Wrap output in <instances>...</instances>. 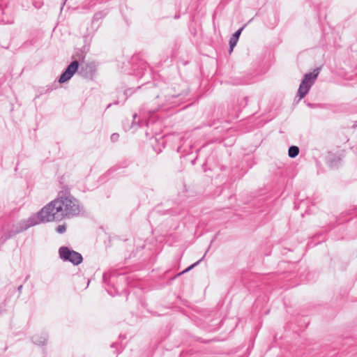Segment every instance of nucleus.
I'll return each instance as SVG.
<instances>
[{
    "label": "nucleus",
    "instance_id": "20",
    "mask_svg": "<svg viewBox=\"0 0 357 357\" xmlns=\"http://www.w3.org/2000/svg\"><path fill=\"white\" fill-rule=\"evenodd\" d=\"M155 111H156V109H151L149 111V113L152 114V113H154Z\"/></svg>",
    "mask_w": 357,
    "mask_h": 357
},
{
    "label": "nucleus",
    "instance_id": "8",
    "mask_svg": "<svg viewBox=\"0 0 357 357\" xmlns=\"http://www.w3.org/2000/svg\"><path fill=\"white\" fill-rule=\"evenodd\" d=\"M48 339V335L46 333H41L40 334H36L32 336L31 340L33 344L43 346L46 344Z\"/></svg>",
    "mask_w": 357,
    "mask_h": 357
},
{
    "label": "nucleus",
    "instance_id": "25",
    "mask_svg": "<svg viewBox=\"0 0 357 357\" xmlns=\"http://www.w3.org/2000/svg\"><path fill=\"white\" fill-rule=\"evenodd\" d=\"M129 91H130V89H129V90L126 91H125V95H127V94H128V92Z\"/></svg>",
    "mask_w": 357,
    "mask_h": 357
},
{
    "label": "nucleus",
    "instance_id": "22",
    "mask_svg": "<svg viewBox=\"0 0 357 357\" xmlns=\"http://www.w3.org/2000/svg\"><path fill=\"white\" fill-rule=\"evenodd\" d=\"M356 126H357V121H356V122H355V123L354 124L353 127H354V128H356Z\"/></svg>",
    "mask_w": 357,
    "mask_h": 357
},
{
    "label": "nucleus",
    "instance_id": "27",
    "mask_svg": "<svg viewBox=\"0 0 357 357\" xmlns=\"http://www.w3.org/2000/svg\"><path fill=\"white\" fill-rule=\"evenodd\" d=\"M308 106H310L311 107H312V104H308Z\"/></svg>",
    "mask_w": 357,
    "mask_h": 357
},
{
    "label": "nucleus",
    "instance_id": "9",
    "mask_svg": "<svg viewBox=\"0 0 357 357\" xmlns=\"http://www.w3.org/2000/svg\"><path fill=\"white\" fill-rule=\"evenodd\" d=\"M246 24L243 25L241 28L238 29L230 38L229 40V47H230V52H231L234 49V47L236 45L237 42L238 40V38L241 34V32L245 27Z\"/></svg>",
    "mask_w": 357,
    "mask_h": 357
},
{
    "label": "nucleus",
    "instance_id": "17",
    "mask_svg": "<svg viewBox=\"0 0 357 357\" xmlns=\"http://www.w3.org/2000/svg\"><path fill=\"white\" fill-rule=\"evenodd\" d=\"M137 114H133V116H132V117H133V119H135L137 118ZM135 124H136V122H135V120H133V121H132V125H131V126H130V128H134V127L135 126Z\"/></svg>",
    "mask_w": 357,
    "mask_h": 357
},
{
    "label": "nucleus",
    "instance_id": "12",
    "mask_svg": "<svg viewBox=\"0 0 357 357\" xmlns=\"http://www.w3.org/2000/svg\"><path fill=\"white\" fill-rule=\"evenodd\" d=\"M178 96V94L165 93L164 95V97L165 98V102L163 103V105L174 103V101H172V100L174 99V98H177Z\"/></svg>",
    "mask_w": 357,
    "mask_h": 357
},
{
    "label": "nucleus",
    "instance_id": "16",
    "mask_svg": "<svg viewBox=\"0 0 357 357\" xmlns=\"http://www.w3.org/2000/svg\"><path fill=\"white\" fill-rule=\"evenodd\" d=\"M119 135L118 133H113L111 135L110 138H111V140L114 142L119 139Z\"/></svg>",
    "mask_w": 357,
    "mask_h": 357
},
{
    "label": "nucleus",
    "instance_id": "2",
    "mask_svg": "<svg viewBox=\"0 0 357 357\" xmlns=\"http://www.w3.org/2000/svg\"><path fill=\"white\" fill-rule=\"evenodd\" d=\"M43 223L40 216L37 213H34L26 220H22L13 225L9 228L4 234L1 237L2 242L14 237L17 234L26 231L29 228L36 225Z\"/></svg>",
    "mask_w": 357,
    "mask_h": 357
},
{
    "label": "nucleus",
    "instance_id": "5",
    "mask_svg": "<svg viewBox=\"0 0 357 357\" xmlns=\"http://www.w3.org/2000/svg\"><path fill=\"white\" fill-rule=\"evenodd\" d=\"M79 62L77 60L72 61L60 75L58 82L61 84L65 83L74 75L79 69Z\"/></svg>",
    "mask_w": 357,
    "mask_h": 357
},
{
    "label": "nucleus",
    "instance_id": "3",
    "mask_svg": "<svg viewBox=\"0 0 357 357\" xmlns=\"http://www.w3.org/2000/svg\"><path fill=\"white\" fill-rule=\"evenodd\" d=\"M319 71L320 68H317L312 72L306 73L303 76L298 90V96L300 99L303 98L307 94L311 86L315 82L319 74Z\"/></svg>",
    "mask_w": 357,
    "mask_h": 357
},
{
    "label": "nucleus",
    "instance_id": "26",
    "mask_svg": "<svg viewBox=\"0 0 357 357\" xmlns=\"http://www.w3.org/2000/svg\"><path fill=\"white\" fill-rule=\"evenodd\" d=\"M157 98H162V96H157Z\"/></svg>",
    "mask_w": 357,
    "mask_h": 357
},
{
    "label": "nucleus",
    "instance_id": "14",
    "mask_svg": "<svg viewBox=\"0 0 357 357\" xmlns=\"http://www.w3.org/2000/svg\"><path fill=\"white\" fill-rule=\"evenodd\" d=\"M210 247H211V245L208 246V248L207 250L206 251V252H205L204 255L203 256V257H202L201 259H199V261H197V262L194 263L193 264H192L191 266H190L189 267H188L186 269H185V270L182 272V273H186V272H188L189 271L192 270V268H193L195 266H196L197 264H199L200 263V261H202L203 260L204 257L206 256V253H207L208 250H209Z\"/></svg>",
    "mask_w": 357,
    "mask_h": 357
},
{
    "label": "nucleus",
    "instance_id": "13",
    "mask_svg": "<svg viewBox=\"0 0 357 357\" xmlns=\"http://www.w3.org/2000/svg\"><path fill=\"white\" fill-rule=\"evenodd\" d=\"M105 15L106 13H105L104 11L96 13L95 15H93L92 22H94L95 21L102 20L105 17Z\"/></svg>",
    "mask_w": 357,
    "mask_h": 357
},
{
    "label": "nucleus",
    "instance_id": "18",
    "mask_svg": "<svg viewBox=\"0 0 357 357\" xmlns=\"http://www.w3.org/2000/svg\"><path fill=\"white\" fill-rule=\"evenodd\" d=\"M22 287L23 286L22 285H20L18 287H17V291L20 294H21L22 292Z\"/></svg>",
    "mask_w": 357,
    "mask_h": 357
},
{
    "label": "nucleus",
    "instance_id": "28",
    "mask_svg": "<svg viewBox=\"0 0 357 357\" xmlns=\"http://www.w3.org/2000/svg\"><path fill=\"white\" fill-rule=\"evenodd\" d=\"M215 238L211 241V244L213 243V241H214Z\"/></svg>",
    "mask_w": 357,
    "mask_h": 357
},
{
    "label": "nucleus",
    "instance_id": "23",
    "mask_svg": "<svg viewBox=\"0 0 357 357\" xmlns=\"http://www.w3.org/2000/svg\"><path fill=\"white\" fill-rule=\"evenodd\" d=\"M119 280H120L121 281V280H124V277H121V278H119Z\"/></svg>",
    "mask_w": 357,
    "mask_h": 357
},
{
    "label": "nucleus",
    "instance_id": "24",
    "mask_svg": "<svg viewBox=\"0 0 357 357\" xmlns=\"http://www.w3.org/2000/svg\"><path fill=\"white\" fill-rule=\"evenodd\" d=\"M143 66H144V67H142V68L145 69V67H146V63H143Z\"/></svg>",
    "mask_w": 357,
    "mask_h": 357
},
{
    "label": "nucleus",
    "instance_id": "6",
    "mask_svg": "<svg viewBox=\"0 0 357 357\" xmlns=\"http://www.w3.org/2000/svg\"><path fill=\"white\" fill-rule=\"evenodd\" d=\"M96 70L97 66L96 63L90 62L82 65L79 73L82 77L91 79L96 74Z\"/></svg>",
    "mask_w": 357,
    "mask_h": 357
},
{
    "label": "nucleus",
    "instance_id": "1",
    "mask_svg": "<svg viewBox=\"0 0 357 357\" xmlns=\"http://www.w3.org/2000/svg\"><path fill=\"white\" fill-rule=\"evenodd\" d=\"M83 211L79 200L69 190L59 192L57 197L43 206L39 211L43 222L70 219L78 216Z\"/></svg>",
    "mask_w": 357,
    "mask_h": 357
},
{
    "label": "nucleus",
    "instance_id": "7",
    "mask_svg": "<svg viewBox=\"0 0 357 357\" xmlns=\"http://www.w3.org/2000/svg\"><path fill=\"white\" fill-rule=\"evenodd\" d=\"M341 160L342 155L340 153L328 152L326 155V162L331 168L338 167Z\"/></svg>",
    "mask_w": 357,
    "mask_h": 357
},
{
    "label": "nucleus",
    "instance_id": "10",
    "mask_svg": "<svg viewBox=\"0 0 357 357\" xmlns=\"http://www.w3.org/2000/svg\"><path fill=\"white\" fill-rule=\"evenodd\" d=\"M299 153V148L296 146H291L288 150L289 157L291 158H296Z\"/></svg>",
    "mask_w": 357,
    "mask_h": 357
},
{
    "label": "nucleus",
    "instance_id": "19",
    "mask_svg": "<svg viewBox=\"0 0 357 357\" xmlns=\"http://www.w3.org/2000/svg\"><path fill=\"white\" fill-rule=\"evenodd\" d=\"M103 280L105 283L107 282V274L105 273L103 275Z\"/></svg>",
    "mask_w": 357,
    "mask_h": 357
},
{
    "label": "nucleus",
    "instance_id": "11",
    "mask_svg": "<svg viewBox=\"0 0 357 357\" xmlns=\"http://www.w3.org/2000/svg\"><path fill=\"white\" fill-rule=\"evenodd\" d=\"M107 291L108 292V294L112 296H114L115 295H119V294H121L123 293V291H124V287H122V288H119V287H114V291H112L110 287H108L107 289Z\"/></svg>",
    "mask_w": 357,
    "mask_h": 357
},
{
    "label": "nucleus",
    "instance_id": "15",
    "mask_svg": "<svg viewBox=\"0 0 357 357\" xmlns=\"http://www.w3.org/2000/svg\"><path fill=\"white\" fill-rule=\"evenodd\" d=\"M56 231L59 234H63L66 231V227L65 225H59L56 228Z\"/></svg>",
    "mask_w": 357,
    "mask_h": 357
},
{
    "label": "nucleus",
    "instance_id": "21",
    "mask_svg": "<svg viewBox=\"0 0 357 357\" xmlns=\"http://www.w3.org/2000/svg\"><path fill=\"white\" fill-rule=\"evenodd\" d=\"M116 346H117L116 343H113V344H112L111 347H112V348L113 347H116Z\"/></svg>",
    "mask_w": 357,
    "mask_h": 357
},
{
    "label": "nucleus",
    "instance_id": "4",
    "mask_svg": "<svg viewBox=\"0 0 357 357\" xmlns=\"http://www.w3.org/2000/svg\"><path fill=\"white\" fill-rule=\"evenodd\" d=\"M59 257L63 261H69L73 265H79L83 261L82 255L68 247L62 246L59 249Z\"/></svg>",
    "mask_w": 357,
    "mask_h": 357
}]
</instances>
